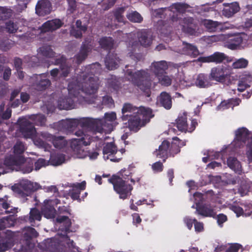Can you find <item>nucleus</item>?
Returning a JSON list of instances; mask_svg holds the SVG:
<instances>
[{
    "instance_id": "obj_18",
    "label": "nucleus",
    "mask_w": 252,
    "mask_h": 252,
    "mask_svg": "<svg viewBox=\"0 0 252 252\" xmlns=\"http://www.w3.org/2000/svg\"><path fill=\"white\" fill-rule=\"evenodd\" d=\"M138 42L136 41H133L130 40L129 41V45H131L132 47H136L139 44L141 46L146 47L150 46L152 43L151 36L145 32H140L137 33L136 35Z\"/></svg>"
},
{
    "instance_id": "obj_59",
    "label": "nucleus",
    "mask_w": 252,
    "mask_h": 252,
    "mask_svg": "<svg viewBox=\"0 0 252 252\" xmlns=\"http://www.w3.org/2000/svg\"><path fill=\"white\" fill-rule=\"evenodd\" d=\"M250 183L243 184L242 186L239 189V191L242 196L247 194V192L250 189L251 186H250Z\"/></svg>"
},
{
    "instance_id": "obj_53",
    "label": "nucleus",
    "mask_w": 252,
    "mask_h": 252,
    "mask_svg": "<svg viewBox=\"0 0 252 252\" xmlns=\"http://www.w3.org/2000/svg\"><path fill=\"white\" fill-rule=\"evenodd\" d=\"M187 6L185 4L177 3L173 5L171 9L173 12L176 11L179 13H183L185 11Z\"/></svg>"
},
{
    "instance_id": "obj_50",
    "label": "nucleus",
    "mask_w": 252,
    "mask_h": 252,
    "mask_svg": "<svg viewBox=\"0 0 252 252\" xmlns=\"http://www.w3.org/2000/svg\"><path fill=\"white\" fill-rule=\"evenodd\" d=\"M127 18L133 22H140L142 20L141 15L137 12L133 11L127 15Z\"/></svg>"
},
{
    "instance_id": "obj_60",
    "label": "nucleus",
    "mask_w": 252,
    "mask_h": 252,
    "mask_svg": "<svg viewBox=\"0 0 252 252\" xmlns=\"http://www.w3.org/2000/svg\"><path fill=\"white\" fill-rule=\"evenodd\" d=\"M246 156L248 160L252 161V141L249 142L247 146Z\"/></svg>"
},
{
    "instance_id": "obj_36",
    "label": "nucleus",
    "mask_w": 252,
    "mask_h": 252,
    "mask_svg": "<svg viewBox=\"0 0 252 252\" xmlns=\"http://www.w3.org/2000/svg\"><path fill=\"white\" fill-rule=\"evenodd\" d=\"M227 165L232 170L240 174L242 172V166L240 162L234 157H229L227 159Z\"/></svg>"
},
{
    "instance_id": "obj_38",
    "label": "nucleus",
    "mask_w": 252,
    "mask_h": 252,
    "mask_svg": "<svg viewBox=\"0 0 252 252\" xmlns=\"http://www.w3.org/2000/svg\"><path fill=\"white\" fill-rule=\"evenodd\" d=\"M193 19L192 18L186 19L184 20V24L182 25V30L187 33L191 35H196V32L193 29V25L192 23Z\"/></svg>"
},
{
    "instance_id": "obj_13",
    "label": "nucleus",
    "mask_w": 252,
    "mask_h": 252,
    "mask_svg": "<svg viewBox=\"0 0 252 252\" xmlns=\"http://www.w3.org/2000/svg\"><path fill=\"white\" fill-rule=\"evenodd\" d=\"M240 206L236 202L230 203L226 201L223 205L224 207H228L236 215L237 217L240 216H250L252 215V204H241Z\"/></svg>"
},
{
    "instance_id": "obj_11",
    "label": "nucleus",
    "mask_w": 252,
    "mask_h": 252,
    "mask_svg": "<svg viewBox=\"0 0 252 252\" xmlns=\"http://www.w3.org/2000/svg\"><path fill=\"white\" fill-rule=\"evenodd\" d=\"M233 73V68L227 65L214 67L211 69L210 78L219 82H223L225 78Z\"/></svg>"
},
{
    "instance_id": "obj_34",
    "label": "nucleus",
    "mask_w": 252,
    "mask_h": 252,
    "mask_svg": "<svg viewBox=\"0 0 252 252\" xmlns=\"http://www.w3.org/2000/svg\"><path fill=\"white\" fill-rule=\"evenodd\" d=\"M158 101L165 109H169L172 106L170 96L166 93H161L158 98Z\"/></svg>"
},
{
    "instance_id": "obj_23",
    "label": "nucleus",
    "mask_w": 252,
    "mask_h": 252,
    "mask_svg": "<svg viewBox=\"0 0 252 252\" xmlns=\"http://www.w3.org/2000/svg\"><path fill=\"white\" fill-rule=\"evenodd\" d=\"M168 63L164 61L155 62L152 63L151 70L155 74L156 77L159 76L162 72L168 67Z\"/></svg>"
},
{
    "instance_id": "obj_6",
    "label": "nucleus",
    "mask_w": 252,
    "mask_h": 252,
    "mask_svg": "<svg viewBox=\"0 0 252 252\" xmlns=\"http://www.w3.org/2000/svg\"><path fill=\"white\" fill-rule=\"evenodd\" d=\"M70 220L65 216H58L56 220L55 225L59 227V232L53 239L55 246H64L68 248L73 247V242L71 241L67 236L71 226Z\"/></svg>"
},
{
    "instance_id": "obj_22",
    "label": "nucleus",
    "mask_w": 252,
    "mask_h": 252,
    "mask_svg": "<svg viewBox=\"0 0 252 252\" xmlns=\"http://www.w3.org/2000/svg\"><path fill=\"white\" fill-rule=\"evenodd\" d=\"M36 13L40 15L43 16L50 13L51 11V5L49 0H40L36 6Z\"/></svg>"
},
{
    "instance_id": "obj_3",
    "label": "nucleus",
    "mask_w": 252,
    "mask_h": 252,
    "mask_svg": "<svg viewBox=\"0 0 252 252\" xmlns=\"http://www.w3.org/2000/svg\"><path fill=\"white\" fill-rule=\"evenodd\" d=\"M123 121L128 120V129L137 131L153 117L151 109L144 107L136 108L130 104H125L122 110Z\"/></svg>"
},
{
    "instance_id": "obj_15",
    "label": "nucleus",
    "mask_w": 252,
    "mask_h": 252,
    "mask_svg": "<svg viewBox=\"0 0 252 252\" xmlns=\"http://www.w3.org/2000/svg\"><path fill=\"white\" fill-rule=\"evenodd\" d=\"M60 201L58 199L45 200L42 208V213L44 217L47 219L54 218L57 215L55 207H57Z\"/></svg>"
},
{
    "instance_id": "obj_46",
    "label": "nucleus",
    "mask_w": 252,
    "mask_h": 252,
    "mask_svg": "<svg viewBox=\"0 0 252 252\" xmlns=\"http://www.w3.org/2000/svg\"><path fill=\"white\" fill-rule=\"evenodd\" d=\"M248 61L244 58H241L238 59L234 62L232 64V67L233 68H245L248 66Z\"/></svg>"
},
{
    "instance_id": "obj_24",
    "label": "nucleus",
    "mask_w": 252,
    "mask_h": 252,
    "mask_svg": "<svg viewBox=\"0 0 252 252\" xmlns=\"http://www.w3.org/2000/svg\"><path fill=\"white\" fill-rule=\"evenodd\" d=\"M62 23L59 19H55L48 21L44 23L42 27L39 29L41 32L56 30L62 26Z\"/></svg>"
},
{
    "instance_id": "obj_12",
    "label": "nucleus",
    "mask_w": 252,
    "mask_h": 252,
    "mask_svg": "<svg viewBox=\"0 0 252 252\" xmlns=\"http://www.w3.org/2000/svg\"><path fill=\"white\" fill-rule=\"evenodd\" d=\"M92 123H93L92 119L83 118L80 119L63 120L60 122L59 124L64 128L71 130L79 125H80L84 128L87 127L92 128Z\"/></svg>"
},
{
    "instance_id": "obj_7",
    "label": "nucleus",
    "mask_w": 252,
    "mask_h": 252,
    "mask_svg": "<svg viewBox=\"0 0 252 252\" xmlns=\"http://www.w3.org/2000/svg\"><path fill=\"white\" fill-rule=\"evenodd\" d=\"M93 138L94 142H96L97 149L101 147L102 145H104L103 155L105 160L109 159L112 161L118 162L122 158L121 155L123 151L118 152L112 139L107 136L100 138L99 136L97 135H94Z\"/></svg>"
},
{
    "instance_id": "obj_39",
    "label": "nucleus",
    "mask_w": 252,
    "mask_h": 252,
    "mask_svg": "<svg viewBox=\"0 0 252 252\" xmlns=\"http://www.w3.org/2000/svg\"><path fill=\"white\" fill-rule=\"evenodd\" d=\"M185 145V142L180 140L178 137L173 138V142L171 144L170 151L171 154H176L180 152V148Z\"/></svg>"
},
{
    "instance_id": "obj_16",
    "label": "nucleus",
    "mask_w": 252,
    "mask_h": 252,
    "mask_svg": "<svg viewBox=\"0 0 252 252\" xmlns=\"http://www.w3.org/2000/svg\"><path fill=\"white\" fill-rule=\"evenodd\" d=\"M176 124L177 127L179 130L191 132L194 129L197 123L196 120H193L191 122L190 126H189L187 124V113H184L179 116Z\"/></svg>"
},
{
    "instance_id": "obj_28",
    "label": "nucleus",
    "mask_w": 252,
    "mask_h": 252,
    "mask_svg": "<svg viewBox=\"0 0 252 252\" xmlns=\"http://www.w3.org/2000/svg\"><path fill=\"white\" fill-rule=\"evenodd\" d=\"M169 142L164 140L159 146L158 149L154 152V154L158 158H165L169 154ZM163 160H165V159H163Z\"/></svg>"
},
{
    "instance_id": "obj_42",
    "label": "nucleus",
    "mask_w": 252,
    "mask_h": 252,
    "mask_svg": "<svg viewBox=\"0 0 252 252\" xmlns=\"http://www.w3.org/2000/svg\"><path fill=\"white\" fill-rule=\"evenodd\" d=\"M15 219L13 216H9L3 218L0 220V228L3 229L6 227H10L14 225Z\"/></svg>"
},
{
    "instance_id": "obj_26",
    "label": "nucleus",
    "mask_w": 252,
    "mask_h": 252,
    "mask_svg": "<svg viewBox=\"0 0 252 252\" xmlns=\"http://www.w3.org/2000/svg\"><path fill=\"white\" fill-rule=\"evenodd\" d=\"M223 5L224 8L222 11V14L226 17H231L240 10V7L237 2L223 3Z\"/></svg>"
},
{
    "instance_id": "obj_19",
    "label": "nucleus",
    "mask_w": 252,
    "mask_h": 252,
    "mask_svg": "<svg viewBox=\"0 0 252 252\" xmlns=\"http://www.w3.org/2000/svg\"><path fill=\"white\" fill-rule=\"evenodd\" d=\"M30 181L27 179L20 180L18 183L15 184L11 187V190L16 194L23 196L27 195Z\"/></svg>"
},
{
    "instance_id": "obj_32",
    "label": "nucleus",
    "mask_w": 252,
    "mask_h": 252,
    "mask_svg": "<svg viewBox=\"0 0 252 252\" xmlns=\"http://www.w3.org/2000/svg\"><path fill=\"white\" fill-rule=\"evenodd\" d=\"M66 158L64 155L61 153H53L50 155V159L49 161L50 164L54 166H59L64 163Z\"/></svg>"
},
{
    "instance_id": "obj_1",
    "label": "nucleus",
    "mask_w": 252,
    "mask_h": 252,
    "mask_svg": "<svg viewBox=\"0 0 252 252\" xmlns=\"http://www.w3.org/2000/svg\"><path fill=\"white\" fill-rule=\"evenodd\" d=\"M45 117L43 115L39 114L20 118L18 120V124L23 136L25 138L32 139L35 146L43 149L45 151H50L51 147L47 143V141H52L56 148H61L65 146L66 142L63 137H54L46 132L37 133L31 124L33 122L37 125L42 126L45 124Z\"/></svg>"
},
{
    "instance_id": "obj_30",
    "label": "nucleus",
    "mask_w": 252,
    "mask_h": 252,
    "mask_svg": "<svg viewBox=\"0 0 252 252\" xmlns=\"http://www.w3.org/2000/svg\"><path fill=\"white\" fill-rule=\"evenodd\" d=\"M195 78L192 75H184L179 79V86L181 89H185L194 85Z\"/></svg>"
},
{
    "instance_id": "obj_61",
    "label": "nucleus",
    "mask_w": 252,
    "mask_h": 252,
    "mask_svg": "<svg viewBox=\"0 0 252 252\" xmlns=\"http://www.w3.org/2000/svg\"><path fill=\"white\" fill-rule=\"evenodd\" d=\"M169 11V10L168 9H158L155 10L152 12V15L154 17H159L160 18L162 17V15L163 14V13H168Z\"/></svg>"
},
{
    "instance_id": "obj_54",
    "label": "nucleus",
    "mask_w": 252,
    "mask_h": 252,
    "mask_svg": "<svg viewBox=\"0 0 252 252\" xmlns=\"http://www.w3.org/2000/svg\"><path fill=\"white\" fill-rule=\"evenodd\" d=\"M30 185L29 186V189H28L27 195L42 189L41 186L38 183L33 182L30 181Z\"/></svg>"
},
{
    "instance_id": "obj_37",
    "label": "nucleus",
    "mask_w": 252,
    "mask_h": 252,
    "mask_svg": "<svg viewBox=\"0 0 252 252\" xmlns=\"http://www.w3.org/2000/svg\"><path fill=\"white\" fill-rule=\"evenodd\" d=\"M86 182L83 181L80 183L74 184L73 186V191L70 192L71 196L73 199H77L79 197V194L81 190L85 189L86 187Z\"/></svg>"
},
{
    "instance_id": "obj_56",
    "label": "nucleus",
    "mask_w": 252,
    "mask_h": 252,
    "mask_svg": "<svg viewBox=\"0 0 252 252\" xmlns=\"http://www.w3.org/2000/svg\"><path fill=\"white\" fill-rule=\"evenodd\" d=\"M49 161L43 158L38 159L35 163V170H38L42 167H45L49 164Z\"/></svg>"
},
{
    "instance_id": "obj_57",
    "label": "nucleus",
    "mask_w": 252,
    "mask_h": 252,
    "mask_svg": "<svg viewBox=\"0 0 252 252\" xmlns=\"http://www.w3.org/2000/svg\"><path fill=\"white\" fill-rule=\"evenodd\" d=\"M88 47L84 46L79 54L77 56V59L78 62H80L83 61L87 56Z\"/></svg>"
},
{
    "instance_id": "obj_55",
    "label": "nucleus",
    "mask_w": 252,
    "mask_h": 252,
    "mask_svg": "<svg viewBox=\"0 0 252 252\" xmlns=\"http://www.w3.org/2000/svg\"><path fill=\"white\" fill-rule=\"evenodd\" d=\"M214 153V152L213 151H208L207 154V157L203 158H202L203 161L204 162H207L209 160V159H212L213 158H218L220 155H222V153Z\"/></svg>"
},
{
    "instance_id": "obj_5",
    "label": "nucleus",
    "mask_w": 252,
    "mask_h": 252,
    "mask_svg": "<svg viewBox=\"0 0 252 252\" xmlns=\"http://www.w3.org/2000/svg\"><path fill=\"white\" fill-rule=\"evenodd\" d=\"M75 134L79 138L72 139L70 142V147L72 151V155L75 158H84L88 156V151L85 150L83 145L88 146L92 141H94V134L90 131H83L79 130L75 132Z\"/></svg>"
},
{
    "instance_id": "obj_49",
    "label": "nucleus",
    "mask_w": 252,
    "mask_h": 252,
    "mask_svg": "<svg viewBox=\"0 0 252 252\" xmlns=\"http://www.w3.org/2000/svg\"><path fill=\"white\" fill-rule=\"evenodd\" d=\"M159 83L163 86H168L171 85L172 79L170 76L164 74L159 75V76H157Z\"/></svg>"
},
{
    "instance_id": "obj_33",
    "label": "nucleus",
    "mask_w": 252,
    "mask_h": 252,
    "mask_svg": "<svg viewBox=\"0 0 252 252\" xmlns=\"http://www.w3.org/2000/svg\"><path fill=\"white\" fill-rule=\"evenodd\" d=\"M240 102L241 100L239 99H231L224 100L221 101L220 104L217 107V110L223 111L230 107L233 108L234 106L239 105Z\"/></svg>"
},
{
    "instance_id": "obj_64",
    "label": "nucleus",
    "mask_w": 252,
    "mask_h": 252,
    "mask_svg": "<svg viewBox=\"0 0 252 252\" xmlns=\"http://www.w3.org/2000/svg\"><path fill=\"white\" fill-rule=\"evenodd\" d=\"M227 220L226 216L223 214H220L217 216V222L220 227H222V224L225 222Z\"/></svg>"
},
{
    "instance_id": "obj_31",
    "label": "nucleus",
    "mask_w": 252,
    "mask_h": 252,
    "mask_svg": "<svg viewBox=\"0 0 252 252\" xmlns=\"http://www.w3.org/2000/svg\"><path fill=\"white\" fill-rule=\"evenodd\" d=\"M194 85L200 88H207L211 86L209 79L207 75L204 74H199L195 78Z\"/></svg>"
},
{
    "instance_id": "obj_52",
    "label": "nucleus",
    "mask_w": 252,
    "mask_h": 252,
    "mask_svg": "<svg viewBox=\"0 0 252 252\" xmlns=\"http://www.w3.org/2000/svg\"><path fill=\"white\" fill-rule=\"evenodd\" d=\"M39 50L41 52L42 54L45 57L51 58L55 57V54L49 47H42Z\"/></svg>"
},
{
    "instance_id": "obj_17",
    "label": "nucleus",
    "mask_w": 252,
    "mask_h": 252,
    "mask_svg": "<svg viewBox=\"0 0 252 252\" xmlns=\"http://www.w3.org/2000/svg\"><path fill=\"white\" fill-rule=\"evenodd\" d=\"M191 208L196 209L195 214L204 217H214L217 213V208L211 204L201 205L197 207L193 205Z\"/></svg>"
},
{
    "instance_id": "obj_8",
    "label": "nucleus",
    "mask_w": 252,
    "mask_h": 252,
    "mask_svg": "<svg viewBox=\"0 0 252 252\" xmlns=\"http://www.w3.org/2000/svg\"><path fill=\"white\" fill-rule=\"evenodd\" d=\"M116 114L115 112L106 113L103 119H92V132L96 135L103 133H108L113 129L112 123L116 120Z\"/></svg>"
},
{
    "instance_id": "obj_40",
    "label": "nucleus",
    "mask_w": 252,
    "mask_h": 252,
    "mask_svg": "<svg viewBox=\"0 0 252 252\" xmlns=\"http://www.w3.org/2000/svg\"><path fill=\"white\" fill-rule=\"evenodd\" d=\"M76 26L77 29L73 28L70 31V33L76 38L80 37L82 35V32H84L87 30V28L86 26H82L81 22L79 20L76 21Z\"/></svg>"
},
{
    "instance_id": "obj_10",
    "label": "nucleus",
    "mask_w": 252,
    "mask_h": 252,
    "mask_svg": "<svg viewBox=\"0 0 252 252\" xmlns=\"http://www.w3.org/2000/svg\"><path fill=\"white\" fill-rule=\"evenodd\" d=\"M109 181L113 185L114 189L119 194L120 198L125 199L131 194L132 187L128 183V181L124 180L119 176L113 175L109 179Z\"/></svg>"
},
{
    "instance_id": "obj_51",
    "label": "nucleus",
    "mask_w": 252,
    "mask_h": 252,
    "mask_svg": "<svg viewBox=\"0 0 252 252\" xmlns=\"http://www.w3.org/2000/svg\"><path fill=\"white\" fill-rule=\"evenodd\" d=\"M191 199L193 200L194 202L195 207H197L201 205L202 202L204 201L205 198L201 193L196 192L193 194V196Z\"/></svg>"
},
{
    "instance_id": "obj_35",
    "label": "nucleus",
    "mask_w": 252,
    "mask_h": 252,
    "mask_svg": "<svg viewBox=\"0 0 252 252\" xmlns=\"http://www.w3.org/2000/svg\"><path fill=\"white\" fill-rule=\"evenodd\" d=\"M105 63L107 68L109 70H112L117 67L120 60L117 55H113L107 57Z\"/></svg>"
},
{
    "instance_id": "obj_14",
    "label": "nucleus",
    "mask_w": 252,
    "mask_h": 252,
    "mask_svg": "<svg viewBox=\"0 0 252 252\" xmlns=\"http://www.w3.org/2000/svg\"><path fill=\"white\" fill-rule=\"evenodd\" d=\"M252 141V132L249 131L246 128L241 127L235 131V137L232 145L236 148L243 146L246 141Z\"/></svg>"
},
{
    "instance_id": "obj_25",
    "label": "nucleus",
    "mask_w": 252,
    "mask_h": 252,
    "mask_svg": "<svg viewBox=\"0 0 252 252\" xmlns=\"http://www.w3.org/2000/svg\"><path fill=\"white\" fill-rule=\"evenodd\" d=\"M225 59L224 54L220 52H216L213 55L207 57H200L198 59L200 62L203 63H217L222 62Z\"/></svg>"
},
{
    "instance_id": "obj_29",
    "label": "nucleus",
    "mask_w": 252,
    "mask_h": 252,
    "mask_svg": "<svg viewBox=\"0 0 252 252\" xmlns=\"http://www.w3.org/2000/svg\"><path fill=\"white\" fill-rule=\"evenodd\" d=\"M248 38V36L244 33H241L236 35L231 39L232 41V43L231 44V48L234 49L237 46H244L246 44V42Z\"/></svg>"
},
{
    "instance_id": "obj_27",
    "label": "nucleus",
    "mask_w": 252,
    "mask_h": 252,
    "mask_svg": "<svg viewBox=\"0 0 252 252\" xmlns=\"http://www.w3.org/2000/svg\"><path fill=\"white\" fill-rule=\"evenodd\" d=\"M182 50L179 49L177 52L181 54H187L192 57H195L199 55V51L197 48L190 44L183 43Z\"/></svg>"
},
{
    "instance_id": "obj_20",
    "label": "nucleus",
    "mask_w": 252,
    "mask_h": 252,
    "mask_svg": "<svg viewBox=\"0 0 252 252\" xmlns=\"http://www.w3.org/2000/svg\"><path fill=\"white\" fill-rule=\"evenodd\" d=\"M203 24L209 32L217 31L220 30L223 28L225 29L233 28V26L229 25L228 24L225 23L224 26H222L221 23H219L217 22L211 20H204L203 22Z\"/></svg>"
},
{
    "instance_id": "obj_58",
    "label": "nucleus",
    "mask_w": 252,
    "mask_h": 252,
    "mask_svg": "<svg viewBox=\"0 0 252 252\" xmlns=\"http://www.w3.org/2000/svg\"><path fill=\"white\" fill-rule=\"evenodd\" d=\"M11 10L4 7H0V19H4L11 16Z\"/></svg>"
},
{
    "instance_id": "obj_62",
    "label": "nucleus",
    "mask_w": 252,
    "mask_h": 252,
    "mask_svg": "<svg viewBox=\"0 0 252 252\" xmlns=\"http://www.w3.org/2000/svg\"><path fill=\"white\" fill-rule=\"evenodd\" d=\"M195 219H192L189 217H186L184 218V221L188 228L190 230L192 227V223L195 222Z\"/></svg>"
},
{
    "instance_id": "obj_44",
    "label": "nucleus",
    "mask_w": 252,
    "mask_h": 252,
    "mask_svg": "<svg viewBox=\"0 0 252 252\" xmlns=\"http://www.w3.org/2000/svg\"><path fill=\"white\" fill-rule=\"evenodd\" d=\"M41 219V215L39 211L35 208L31 210L29 220L31 223H32L35 220L40 221Z\"/></svg>"
},
{
    "instance_id": "obj_41",
    "label": "nucleus",
    "mask_w": 252,
    "mask_h": 252,
    "mask_svg": "<svg viewBox=\"0 0 252 252\" xmlns=\"http://www.w3.org/2000/svg\"><path fill=\"white\" fill-rule=\"evenodd\" d=\"M74 100L71 98H64L60 100L58 102V107L60 109H71L74 108L73 102Z\"/></svg>"
},
{
    "instance_id": "obj_21",
    "label": "nucleus",
    "mask_w": 252,
    "mask_h": 252,
    "mask_svg": "<svg viewBox=\"0 0 252 252\" xmlns=\"http://www.w3.org/2000/svg\"><path fill=\"white\" fill-rule=\"evenodd\" d=\"M252 84V74L249 72H244L240 77V81L238 86L237 90L243 92Z\"/></svg>"
},
{
    "instance_id": "obj_43",
    "label": "nucleus",
    "mask_w": 252,
    "mask_h": 252,
    "mask_svg": "<svg viewBox=\"0 0 252 252\" xmlns=\"http://www.w3.org/2000/svg\"><path fill=\"white\" fill-rule=\"evenodd\" d=\"M10 201H8V197L7 196H4L3 198H0V205H1L3 209H5L6 212L12 213L17 212V208H16L7 210L8 208L10 207Z\"/></svg>"
},
{
    "instance_id": "obj_48",
    "label": "nucleus",
    "mask_w": 252,
    "mask_h": 252,
    "mask_svg": "<svg viewBox=\"0 0 252 252\" xmlns=\"http://www.w3.org/2000/svg\"><path fill=\"white\" fill-rule=\"evenodd\" d=\"M99 44L102 48L108 49L113 46V42L112 38L104 37L100 40Z\"/></svg>"
},
{
    "instance_id": "obj_63",
    "label": "nucleus",
    "mask_w": 252,
    "mask_h": 252,
    "mask_svg": "<svg viewBox=\"0 0 252 252\" xmlns=\"http://www.w3.org/2000/svg\"><path fill=\"white\" fill-rule=\"evenodd\" d=\"M6 29L8 32L13 33L16 31L17 27L13 22H9L6 23Z\"/></svg>"
},
{
    "instance_id": "obj_47",
    "label": "nucleus",
    "mask_w": 252,
    "mask_h": 252,
    "mask_svg": "<svg viewBox=\"0 0 252 252\" xmlns=\"http://www.w3.org/2000/svg\"><path fill=\"white\" fill-rule=\"evenodd\" d=\"M68 67L64 64L63 65L60 70L54 69L51 71V75L53 77H55L59 73L62 74L63 76H66L68 72Z\"/></svg>"
},
{
    "instance_id": "obj_9",
    "label": "nucleus",
    "mask_w": 252,
    "mask_h": 252,
    "mask_svg": "<svg viewBox=\"0 0 252 252\" xmlns=\"http://www.w3.org/2000/svg\"><path fill=\"white\" fill-rule=\"evenodd\" d=\"M126 73L129 80L142 91L145 92L147 96L150 95V89L152 87V83L149 79V76L147 72L141 70L133 72L128 70Z\"/></svg>"
},
{
    "instance_id": "obj_45",
    "label": "nucleus",
    "mask_w": 252,
    "mask_h": 252,
    "mask_svg": "<svg viewBox=\"0 0 252 252\" xmlns=\"http://www.w3.org/2000/svg\"><path fill=\"white\" fill-rule=\"evenodd\" d=\"M208 178L210 179L211 182L217 187H220L228 184V183L222 180L221 177L217 176H209Z\"/></svg>"
},
{
    "instance_id": "obj_4",
    "label": "nucleus",
    "mask_w": 252,
    "mask_h": 252,
    "mask_svg": "<svg viewBox=\"0 0 252 252\" xmlns=\"http://www.w3.org/2000/svg\"><path fill=\"white\" fill-rule=\"evenodd\" d=\"M26 147L21 142H17L14 147V156L6 158L4 164L0 165V175L11 171H20L24 174L29 173L32 168L31 165H24V158L21 154L25 151Z\"/></svg>"
},
{
    "instance_id": "obj_2",
    "label": "nucleus",
    "mask_w": 252,
    "mask_h": 252,
    "mask_svg": "<svg viewBox=\"0 0 252 252\" xmlns=\"http://www.w3.org/2000/svg\"><path fill=\"white\" fill-rule=\"evenodd\" d=\"M100 65L95 63L86 67L84 71L81 73L76 80L70 82L68 86V91L70 97H78V95L84 94L85 95H91L95 93L98 87V79L93 76V73H98L100 72ZM81 96L85 99V101L89 103L94 102L87 100L85 96L81 94Z\"/></svg>"
}]
</instances>
